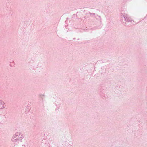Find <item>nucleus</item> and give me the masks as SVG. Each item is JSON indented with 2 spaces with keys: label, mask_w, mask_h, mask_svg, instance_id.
Here are the masks:
<instances>
[{
  "label": "nucleus",
  "mask_w": 147,
  "mask_h": 147,
  "mask_svg": "<svg viewBox=\"0 0 147 147\" xmlns=\"http://www.w3.org/2000/svg\"><path fill=\"white\" fill-rule=\"evenodd\" d=\"M5 105L4 102L1 100H0V109H2L5 107Z\"/></svg>",
  "instance_id": "obj_1"
}]
</instances>
